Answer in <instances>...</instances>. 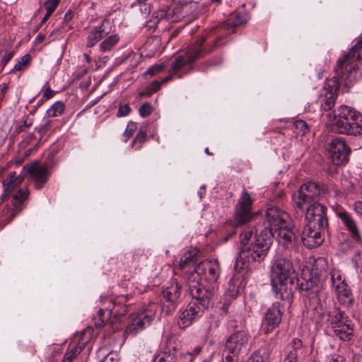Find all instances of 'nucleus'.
<instances>
[{
    "instance_id": "39",
    "label": "nucleus",
    "mask_w": 362,
    "mask_h": 362,
    "mask_svg": "<svg viewBox=\"0 0 362 362\" xmlns=\"http://www.w3.org/2000/svg\"><path fill=\"white\" fill-rule=\"evenodd\" d=\"M137 129V124L136 122H129L126 127L124 132V141H127L135 132Z\"/></svg>"
},
{
    "instance_id": "9",
    "label": "nucleus",
    "mask_w": 362,
    "mask_h": 362,
    "mask_svg": "<svg viewBox=\"0 0 362 362\" xmlns=\"http://www.w3.org/2000/svg\"><path fill=\"white\" fill-rule=\"evenodd\" d=\"M253 202L251 194L244 189L235 207L233 218L237 226H242L253 219Z\"/></svg>"
},
{
    "instance_id": "20",
    "label": "nucleus",
    "mask_w": 362,
    "mask_h": 362,
    "mask_svg": "<svg viewBox=\"0 0 362 362\" xmlns=\"http://www.w3.org/2000/svg\"><path fill=\"white\" fill-rule=\"evenodd\" d=\"M187 5L185 4L182 6H177L173 10L168 12L165 9H160L156 12L153 13L152 19L150 22L153 25L157 24L160 21L163 19H167L170 22H177L181 20V18L185 16L188 8Z\"/></svg>"
},
{
    "instance_id": "19",
    "label": "nucleus",
    "mask_w": 362,
    "mask_h": 362,
    "mask_svg": "<svg viewBox=\"0 0 362 362\" xmlns=\"http://www.w3.org/2000/svg\"><path fill=\"white\" fill-rule=\"evenodd\" d=\"M28 173L34 180L37 188H42L47 182L49 176V169L46 165L35 162L29 166H24L22 173Z\"/></svg>"
},
{
    "instance_id": "53",
    "label": "nucleus",
    "mask_w": 362,
    "mask_h": 362,
    "mask_svg": "<svg viewBox=\"0 0 362 362\" xmlns=\"http://www.w3.org/2000/svg\"><path fill=\"white\" fill-rule=\"evenodd\" d=\"M140 6V11H141V13L144 15V16H148L149 13H150V11H151V8H150V6L147 4H138Z\"/></svg>"
},
{
    "instance_id": "12",
    "label": "nucleus",
    "mask_w": 362,
    "mask_h": 362,
    "mask_svg": "<svg viewBox=\"0 0 362 362\" xmlns=\"http://www.w3.org/2000/svg\"><path fill=\"white\" fill-rule=\"evenodd\" d=\"M248 334L244 330H238L230 334L225 342L224 352L238 356L247 351L248 346Z\"/></svg>"
},
{
    "instance_id": "17",
    "label": "nucleus",
    "mask_w": 362,
    "mask_h": 362,
    "mask_svg": "<svg viewBox=\"0 0 362 362\" xmlns=\"http://www.w3.org/2000/svg\"><path fill=\"white\" fill-rule=\"evenodd\" d=\"M204 40L201 39L197 45H194L187 52L186 56H178L174 62L172 63L170 73V76L175 74L179 70H180L187 64H191L198 57L202 54V49L199 47L203 43Z\"/></svg>"
},
{
    "instance_id": "52",
    "label": "nucleus",
    "mask_w": 362,
    "mask_h": 362,
    "mask_svg": "<svg viewBox=\"0 0 362 362\" xmlns=\"http://www.w3.org/2000/svg\"><path fill=\"white\" fill-rule=\"evenodd\" d=\"M356 267H362V252H358L353 257Z\"/></svg>"
},
{
    "instance_id": "11",
    "label": "nucleus",
    "mask_w": 362,
    "mask_h": 362,
    "mask_svg": "<svg viewBox=\"0 0 362 362\" xmlns=\"http://www.w3.org/2000/svg\"><path fill=\"white\" fill-rule=\"evenodd\" d=\"M284 313V307L280 303H274L265 312L262 321L261 329L265 334L272 332L279 327Z\"/></svg>"
},
{
    "instance_id": "5",
    "label": "nucleus",
    "mask_w": 362,
    "mask_h": 362,
    "mask_svg": "<svg viewBox=\"0 0 362 362\" xmlns=\"http://www.w3.org/2000/svg\"><path fill=\"white\" fill-rule=\"evenodd\" d=\"M362 59V42H358L343 59L337 61L335 69L339 79L346 86H351L358 78V62Z\"/></svg>"
},
{
    "instance_id": "62",
    "label": "nucleus",
    "mask_w": 362,
    "mask_h": 362,
    "mask_svg": "<svg viewBox=\"0 0 362 362\" xmlns=\"http://www.w3.org/2000/svg\"><path fill=\"white\" fill-rule=\"evenodd\" d=\"M34 138H35V135L33 133L28 134L26 137L27 142L32 141Z\"/></svg>"
},
{
    "instance_id": "8",
    "label": "nucleus",
    "mask_w": 362,
    "mask_h": 362,
    "mask_svg": "<svg viewBox=\"0 0 362 362\" xmlns=\"http://www.w3.org/2000/svg\"><path fill=\"white\" fill-rule=\"evenodd\" d=\"M320 195V187L314 182H306L301 185L297 194L292 196L293 206L303 212L306 205L317 201Z\"/></svg>"
},
{
    "instance_id": "57",
    "label": "nucleus",
    "mask_w": 362,
    "mask_h": 362,
    "mask_svg": "<svg viewBox=\"0 0 362 362\" xmlns=\"http://www.w3.org/2000/svg\"><path fill=\"white\" fill-rule=\"evenodd\" d=\"M354 209H355V211L358 214H359L360 215L362 216V202L361 201L355 202Z\"/></svg>"
},
{
    "instance_id": "15",
    "label": "nucleus",
    "mask_w": 362,
    "mask_h": 362,
    "mask_svg": "<svg viewBox=\"0 0 362 362\" xmlns=\"http://www.w3.org/2000/svg\"><path fill=\"white\" fill-rule=\"evenodd\" d=\"M309 204L305 213L307 224L313 225V227L319 226L320 228H325L328 224L325 216V207L317 201Z\"/></svg>"
},
{
    "instance_id": "18",
    "label": "nucleus",
    "mask_w": 362,
    "mask_h": 362,
    "mask_svg": "<svg viewBox=\"0 0 362 362\" xmlns=\"http://www.w3.org/2000/svg\"><path fill=\"white\" fill-rule=\"evenodd\" d=\"M153 317L154 314L152 312L147 313L146 311L138 313L136 317L133 316L132 322L129 324L124 331V336L128 337L136 335L150 325Z\"/></svg>"
},
{
    "instance_id": "36",
    "label": "nucleus",
    "mask_w": 362,
    "mask_h": 362,
    "mask_svg": "<svg viewBox=\"0 0 362 362\" xmlns=\"http://www.w3.org/2000/svg\"><path fill=\"white\" fill-rule=\"evenodd\" d=\"M146 133L142 129H140L132 142V148L136 150H139L141 148L142 144L146 141Z\"/></svg>"
},
{
    "instance_id": "28",
    "label": "nucleus",
    "mask_w": 362,
    "mask_h": 362,
    "mask_svg": "<svg viewBox=\"0 0 362 362\" xmlns=\"http://www.w3.org/2000/svg\"><path fill=\"white\" fill-rule=\"evenodd\" d=\"M249 19L250 16L248 13L235 12L230 15V18L228 20V25L233 28L238 27L240 25L245 24Z\"/></svg>"
},
{
    "instance_id": "38",
    "label": "nucleus",
    "mask_w": 362,
    "mask_h": 362,
    "mask_svg": "<svg viewBox=\"0 0 362 362\" xmlns=\"http://www.w3.org/2000/svg\"><path fill=\"white\" fill-rule=\"evenodd\" d=\"M152 362H174V357L169 353L161 352L154 356Z\"/></svg>"
},
{
    "instance_id": "13",
    "label": "nucleus",
    "mask_w": 362,
    "mask_h": 362,
    "mask_svg": "<svg viewBox=\"0 0 362 362\" xmlns=\"http://www.w3.org/2000/svg\"><path fill=\"white\" fill-rule=\"evenodd\" d=\"M328 151L332 163L336 165H341L349 160L351 149L343 139L334 138L329 144Z\"/></svg>"
},
{
    "instance_id": "49",
    "label": "nucleus",
    "mask_w": 362,
    "mask_h": 362,
    "mask_svg": "<svg viewBox=\"0 0 362 362\" xmlns=\"http://www.w3.org/2000/svg\"><path fill=\"white\" fill-rule=\"evenodd\" d=\"M50 124H51L50 119H45V121L42 124H41L39 127L35 128V130H37L41 135H43L49 129Z\"/></svg>"
},
{
    "instance_id": "61",
    "label": "nucleus",
    "mask_w": 362,
    "mask_h": 362,
    "mask_svg": "<svg viewBox=\"0 0 362 362\" xmlns=\"http://www.w3.org/2000/svg\"><path fill=\"white\" fill-rule=\"evenodd\" d=\"M316 263H317V264L321 265V266H325V264H326L325 260V259H323V258H319V259L316 261Z\"/></svg>"
},
{
    "instance_id": "42",
    "label": "nucleus",
    "mask_w": 362,
    "mask_h": 362,
    "mask_svg": "<svg viewBox=\"0 0 362 362\" xmlns=\"http://www.w3.org/2000/svg\"><path fill=\"white\" fill-rule=\"evenodd\" d=\"M195 263V257L194 255L192 253L185 254V258L181 259L180 262L179 267L181 269L185 268V266L189 264H194Z\"/></svg>"
},
{
    "instance_id": "1",
    "label": "nucleus",
    "mask_w": 362,
    "mask_h": 362,
    "mask_svg": "<svg viewBox=\"0 0 362 362\" xmlns=\"http://www.w3.org/2000/svg\"><path fill=\"white\" fill-rule=\"evenodd\" d=\"M252 235L250 228H245L240 235V248L234 265L237 272L245 269L250 263L263 260L272 244L274 235L267 228L261 230L253 239Z\"/></svg>"
},
{
    "instance_id": "56",
    "label": "nucleus",
    "mask_w": 362,
    "mask_h": 362,
    "mask_svg": "<svg viewBox=\"0 0 362 362\" xmlns=\"http://www.w3.org/2000/svg\"><path fill=\"white\" fill-rule=\"evenodd\" d=\"M74 17V13L71 10H68L64 17V21L66 23L70 22Z\"/></svg>"
},
{
    "instance_id": "64",
    "label": "nucleus",
    "mask_w": 362,
    "mask_h": 362,
    "mask_svg": "<svg viewBox=\"0 0 362 362\" xmlns=\"http://www.w3.org/2000/svg\"><path fill=\"white\" fill-rule=\"evenodd\" d=\"M83 57H84V58H85L86 61L88 63H90V62H91V58H90V55H89L88 54L85 53V54H83Z\"/></svg>"
},
{
    "instance_id": "7",
    "label": "nucleus",
    "mask_w": 362,
    "mask_h": 362,
    "mask_svg": "<svg viewBox=\"0 0 362 362\" xmlns=\"http://www.w3.org/2000/svg\"><path fill=\"white\" fill-rule=\"evenodd\" d=\"M335 130L339 134H362V114L351 107L341 105L335 113Z\"/></svg>"
},
{
    "instance_id": "21",
    "label": "nucleus",
    "mask_w": 362,
    "mask_h": 362,
    "mask_svg": "<svg viewBox=\"0 0 362 362\" xmlns=\"http://www.w3.org/2000/svg\"><path fill=\"white\" fill-rule=\"evenodd\" d=\"M266 220L268 226L265 228L270 229L273 233V230L290 221V216L279 208L272 206L267 209L266 211Z\"/></svg>"
},
{
    "instance_id": "60",
    "label": "nucleus",
    "mask_w": 362,
    "mask_h": 362,
    "mask_svg": "<svg viewBox=\"0 0 362 362\" xmlns=\"http://www.w3.org/2000/svg\"><path fill=\"white\" fill-rule=\"evenodd\" d=\"M228 293L232 298H235L238 293V291L233 289L231 291H228Z\"/></svg>"
},
{
    "instance_id": "59",
    "label": "nucleus",
    "mask_w": 362,
    "mask_h": 362,
    "mask_svg": "<svg viewBox=\"0 0 362 362\" xmlns=\"http://www.w3.org/2000/svg\"><path fill=\"white\" fill-rule=\"evenodd\" d=\"M51 15H52L51 13L46 11V13L44 15V16L41 21V23H45L48 20V18L50 17Z\"/></svg>"
},
{
    "instance_id": "51",
    "label": "nucleus",
    "mask_w": 362,
    "mask_h": 362,
    "mask_svg": "<svg viewBox=\"0 0 362 362\" xmlns=\"http://www.w3.org/2000/svg\"><path fill=\"white\" fill-rule=\"evenodd\" d=\"M284 362H298V354L293 351H289Z\"/></svg>"
},
{
    "instance_id": "47",
    "label": "nucleus",
    "mask_w": 362,
    "mask_h": 362,
    "mask_svg": "<svg viewBox=\"0 0 362 362\" xmlns=\"http://www.w3.org/2000/svg\"><path fill=\"white\" fill-rule=\"evenodd\" d=\"M201 347L197 346L194 348L192 353H186L182 356V358L185 361L187 362H193L194 356L198 355L201 351Z\"/></svg>"
},
{
    "instance_id": "24",
    "label": "nucleus",
    "mask_w": 362,
    "mask_h": 362,
    "mask_svg": "<svg viewBox=\"0 0 362 362\" xmlns=\"http://www.w3.org/2000/svg\"><path fill=\"white\" fill-rule=\"evenodd\" d=\"M290 226L291 224L288 222L273 230L274 238L284 245L292 243L296 239V236Z\"/></svg>"
},
{
    "instance_id": "25",
    "label": "nucleus",
    "mask_w": 362,
    "mask_h": 362,
    "mask_svg": "<svg viewBox=\"0 0 362 362\" xmlns=\"http://www.w3.org/2000/svg\"><path fill=\"white\" fill-rule=\"evenodd\" d=\"M23 173L18 176H16V173H11L3 181L4 194L1 196V200L4 202L7 197L11 193L13 189L18 186L23 180Z\"/></svg>"
},
{
    "instance_id": "34",
    "label": "nucleus",
    "mask_w": 362,
    "mask_h": 362,
    "mask_svg": "<svg viewBox=\"0 0 362 362\" xmlns=\"http://www.w3.org/2000/svg\"><path fill=\"white\" fill-rule=\"evenodd\" d=\"M65 109L64 103L61 101H56L47 110V115L49 117H54L61 115Z\"/></svg>"
},
{
    "instance_id": "26",
    "label": "nucleus",
    "mask_w": 362,
    "mask_h": 362,
    "mask_svg": "<svg viewBox=\"0 0 362 362\" xmlns=\"http://www.w3.org/2000/svg\"><path fill=\"white\" fill-rule=\"evenodd\" d=\"M127 308H124L123 310L119 312V310L115 309V304L114 305L113 308H100L98 312L97 318H95V325L97 327H103L106 322H107L110 318V316L112 313L118 314V315H124L127 313Z\"/></svg>"
},
{
    "instance_id": "50",
    "label": "nucleus",
    "mask_w": 362,
    "mask_h": 362,
    "mask_svg": "<svg viewBox=\"0 0 362 362\" xmlns=\"http://www.w3.org/2000/svg\"><path fill=\"white\" fill-rule=\"evenodd\" d=\"M42 90H44L42 98L45 100L50 99L54 95V92L51 90L47 82L43 86Z\"/></svg>"
},
{
    "instance_id": "37",
    "label": "nucleus",
    "mask_w": 362,
    "mask_h": 362,
    "mask_svg": "<svg viewBox=\"0 0 362 362\" xmlns=\"http://www.w3.org/2000/svg\"><path fill=\"white\" fill-rule=\"evenodd\" d=\"M290 345L292 349V350H291L290 351L296 353L298 354V358L300 356L301 354H303V349L302 341L299 339L294 338L291 341Z\"/></svg>"
},
{
    "instance_id": "32",
    "label": "nucleus",
    "mask_w": 362,
    "mask_h": 362,
    "mask_svg": "<svg viewBox=\"0 0 362 362\" xmlns=\"http://www.w3.org/2000/svg\"><path fill=\"white\" fill-rule=\"evenodd\" d=\"M33 117L32 115H28L23 117L22 122L18 123L14 128V133L20 134L25 132L29 129L33 124Z\"/></svg>"
},
{
    "instance_id": "3",
    "label": "nucleus",
    "mask_w": 362,
    "mask_h": 362,
    "mask_svg": "<svg viewBox=\"0 0 362 362\" xmlns=\"http://www.w3.org/2000/svg\"><path fill=\"white\" fill-rule=\"evenodd\" d=\"M220 275V266L216 259H206L197 264L187 278L189 288L194 286L196 288L210 291L213 298L218 289L217 280Z\"/></svg>"
},
{
    "instance_id": "6",
    "label": "nucleus",
    "mask_w": 362,
    "mask_h": 362,
    "mask_svg": "<svg viewBox=\"0 0 362 362\" xmlns=\"http://www.w3.org/2000/svg\"><path fill=\"white\" fill-rule=\"evenodd\" d=\"M311 308L315 310L317 313L322 314L323 317L332 316L330 324L335 335L342 341H349L353 335V327L351 321L347 319L343 313L339 310H334L333 312H322V304L317 295H314L310 302Z\"/></svg>"
},
{
    "instance_id": "41",
    "label": "nucleus",
    "mask_w": 362,
    "mask_h": 362,
    "mask_svg": "<svg viewBox=\"0 0 362 362\" xmlns=\"http://www.w3.org/2000/svg\"><path fill=\"white\" fill-rule=\"evenodd\" d=\"M165 65L161 63L158 64H154L150 67L148 68V69L145 71V75H150V76H154L158 73H160L161 71H163L165 68Z\"/></svg>"
},
{
    "instance_id": "2",
    "label": "nucleus",
    "mask_w": 362,
    "mask_h": 362,
    "mask_svg": "<svg viewBox=\"0 0 362 362\" xmlns=\"http://www.w3.org/2000/svg\"><path fill=\"white\" fill-rule=\"evenodd\" d=\"M294 269L292 262L284 257L277 258L271 267V284L277 299L290 300L293 296Z\"/></svg>"
},
{
    "instance_id": "16",
    "label": "nucleus",
    "mask_w": 362,
    "mask_h": 362,
    "mask_svg": "<svg viewBox=\"0 0 362 362\" xmlns=\"http://www.w3.org/2000/svg\"><path fill=\"white\" fill-rule=\"evenodd\" d=\"M325 228H320L319 226L313 227V225L306 224L301 233V241L308 248H315L320 245L324 240L322 233Z\"/></svg>"
},
{
    "instance_id": "63",
    "label": "nucleus",
    "mask_w": 362,
    "mask_h": 362,
    "mask_svg": "<svg viewBox=\"0 0 362 362\" xmlns=\"http://www.w3.org/2000/svg\"><path fill=\"white\" fill-rule=\"evenodd\" d=\"M0 88H1V92L4 93L6 91V90L8 88V86L6 83H2V84H1Z\"/></svg>"
},
{
    "instance_id": "43",
    "label": "nucleus",
    "mask_w": 362,
    "mask_h": 362,
    "mask_svg": "<svg viewBox=\"0 0 362 362\" xmlns=\"http://www.w3.org/2000/svg\"><path fill=\"white\" fill-rule=\"evenodd\" d=\"M335 100L332 93H329V96H326V100L323 104H321V107L323 110H329L334 105Z\"/></svg>"
},
{
    "instance_id": "55",
    "label": "nucleus",
    "mask_w": 362,
    "mask_h": 362,
    "mask_svg": "<svg viewBox=\"0 0 362 362\" xmlns=\"http://www.w3.org/2000/svg\"><path fill=\"white\" fill-rule=\"evenodd\" d=\"M13 55V53L12 52H10L8 53H6L5 54L3 57H2V59H1V63L5 65L12 58Z\"/></svg>"
},
{
    "instance_id": "27",
    "label": "nucleus",
    "mask_w": 362,
    "mask_h": 362,
    "mask_svg": "<svg viewBox=\"0 0 362 362\" xmlns=\"http://www.w3.org/2000/svg\"><path fill=\"white\" fill-rule=\"evenodd\" d=\"M339 217L351 233L352 238L357 241H360L361 236L359 235L358 227L355 221L346 212H341L339 214Z\"/></svg>"
},
{
    "instance_id": "30",
    "label": "nucleus",
    "mask_w": 362,
    "mask_h": 362,
    "mask_svg": "<svg viewBox=\"0 0 362 362\" xmlns=\"http://www.w3.org/2000/svg\"><path fill=\"white\" fill-rule=\"evenodd\" d=\"M269 356V350L267 346H261L254 352L247 359L248 362H267Z\"/></svg>"
},
{
    "instance_id": "54",
    "label": "nucleus",
    "mask_w": 362,
    "mask_h": 362,
    "mask_svg": "<svg viewBox=\"0 0 362 362\" xmlns=\"http://www.w3.org/2000/svg\"><path fill=\"white\" fill-rule=\"evenodd\" d=\"M329 362H349L346 358L341 355H332Z\"/></svg>"
},
{
    "instance_id": "48",
    "label": "nucleus",
    "mask_w": 362,
    "mask_h": 362,
    "mask_svg": "<svg viewBox=\"0 0 362 362\" xmlns=\"http://www.w3.org/2000/svg\"><path fill=\"white\" fill-rule=\"evenodd\" d=\"M131 112V107L129 105L124 104L119 106L117 116L118 117H122L127 116Z\"/></svg>"
},
{
    "instance_id": "44",
    "label": "nucleus",
    "mask_w": 362,
    "mask_h": 362,
    "mask_svg": "<svg viewBox=\"0 0 362 362\" xmlns=\"http://www.w3.org/2000/svg\"><path fill=\"white\" fill-rule=\"evenodd\" d=\"M59 2L60 0H47L44 4V7L46 11L52 13Z\"/></svg>"
},
{
    "instance_id": "58",
    "label": "nucleus",
    "mask_w": 362,
    "mask_h": 362,
    "mask_svg": "<svg viewBox=\"0 0 362 362\" xmlns=\"http://www.w3.org/2000/svg\"><path fill=\"white\" fill-rule=\"evenodd\" d=\"M234 357L232 354L227 352L226 356L222 358V362H235Z\"/></svg>"
},
{
    "instance_id": "29",
    "label": "nucleus",
    "mask_w": 362,
    "mask_h": 362,
    "mask_svg": "<svg viewBox=\"0 0 362 362\" xmlns=\"http://www.w3.org/2000/svg\"><path fill=\"white\" fill-rule=\"evenodd\" d=\"M28 196V192L27 189H19L16 193L13 195L12 204L13 209L18 213L20 212L23 207L22 204L23 202L27 199Z\"/></svg>"
},
{
    "instance_id": "10",
    "label": "nucleus",
    "mask_w": 362,
    "mask_h": 362,
    "mask_svg": "<svg viewBox=\"0 0 362 362\" xmlns=\"http://www.w3.org/2000/svg\"><path fill=\"white\" fill-rule=\"evenodd\" d=\"M329 274L332 285L339 301L345 306H349L352 304L354 298L343 274L337 269H332Z\"/></svg>"
},
{
    "instance_id": "31",
    "label": "nucleus",
    "mask_w": 362,
    "mask_h": 362,
    "mask_svg": "<svg viewBox=\"0 0 362 362\" xmlns=\"http://www.w3.org/2000/svg\"><path fill=\"white\" fill-rule=\"evenodd\" d=\"M119 36L117 34H113L107 37H106L104 40H103L99 46L100 51L102 52H107L111 51L114 47L119 42Z\"/></svg>"
},
{
    "instance_id": "22",
    "label": "nucleus",
    "mask_w": 362,
    "mask_h": 362,
    "mask_svg": "<svg viewBox=\"0 0 362 362\" xmlns=\"http://www.w3.org/2000/svg\"><path fill=\"white\" fill-rule=\"evenodd\" d=\"M110 33V23L107 20L103 21L98 25L92 28L86 38V46L92 47L100 40Z\"/></svg>"
},
{
    "instance_id": "45",
    "label": "nucleus",
    "mask_w": 362,
    "mask_h": 362,
    "mask_svg": "<svg viewBox=\"0 0 362 362\" xmlns=\"http://www.w3.org/2000/svg\"><path fill=\"white\" fill-rule=\"evenodd\" d=\"M171 78V76H167L161 81H154L148 87V89L151 92L157 91L163 83L168 81Z\"/></svg>"
},
{
    "instance_id": "33",
    "label": "nucleus",
    "mask_w": 362,
    "mask_h": 362,
    "mask_svg": "<svg viewBox=\"0 0 362 362\" xmlns=\"http://www.w3.org/2000/svg\"><path fill=\"white\" fill-rule=\"evenodd\" d=\"M105 348H100L98 350V356L103 358L100 362H118L119 358L117 352L108 351Z\"/></svg>"
},
{
    "instance_id": "4",
    "label": "nucleus",
    "mask_w": 362,
    "mask_h": 362,
    "mask_svg": "<svg viewBox=\"0 0 362 362\" xmlns=\"http://www.w3.org/2000/svg\"><path fill=\"white\" fill-rule=\"evenodd\" d=\"M192 296L188 304L179 310L177 324L180 328L185 329L189 327L194 321L198 320L209 307L211 297L210 291L196 288L191 286L189 288Z\"/></svg>"
},
{
    "instance_id": "46",
    "label": "nucleus",
    "mask_w": 362,
    "mask_h": 362,
    "mask_svg": "<svg viewBox=\"0 0 362 362\" xmlns=\"http://www.w3.org/2000/svg\"><path fill=\"white\" fill-rule=\"evenodd\" d=\"M152 112L151 105L149 103L143 104L139 108V114L142 117H146L151 115Z\"/></svg>"
},
{
    "instance_id": "14",
    "label": "nucleus",
    "mask_w": 362,
    "mask_h": 362,
    "mask_svg": "<svg viewBox=\"0 0 362 362\" xmlns=\"http://www.w3.org/2000/svg\"><path fill=\"white\" fill-rule=\"evenodd\" d=\"M87 342L88 339H85V333L81 332L74 334L71 339L62 362H81L80 354Z\"/></svg>"
},
{
    "instance_id": "40",
    "label": "nucleus",
    "mask_w": 362,
    "mask_h": 362,
    "mask_svg": "<svg viewBox=\"0 0 362 362\" xmlns=\"http://www.w3.org/2000/svg\"><path fill=\"white\" fill-rule=\"evenodd\" d=\"M294 127L298 134H305L308 132V126L303 120L299 119L296 121Z\"/></svg>"
},
{
    "instance_id": "35",
    "label": "nucleus",
    "mask_w": 362,
    "mask_h": 362,
    "mask_svg": "<svg viewBox=\"0 0 362 362\" xmlns=\"http://www.w3.org/2000/svg\"><path fill=\"white\" fill-rule=\"evenodd\" d=\"M31 57L29 54H25L17 60L13 71H22L25 69L30 64Z\"/></svg>"
},
{
    "instance_id": "23",
    "label": "nucleus",
    "mask_w": 362,
    "mask_h": 362,
    "mask_svg": "<svg viewBox=\"0 0 362 362\" xmlns=\"http://www.w3.org/2000/svg\"><path fill=\"white\" fill-rule=\"evenodd\" d=\"M181 290L182 286L176 279H173L163 288V298L174 306L178 302L181 295Z\"/></svg>"
}]
</instances>
